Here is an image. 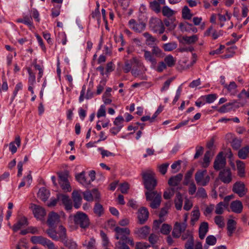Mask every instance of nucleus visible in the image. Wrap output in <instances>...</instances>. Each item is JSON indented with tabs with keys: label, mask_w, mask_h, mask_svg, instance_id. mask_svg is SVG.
<instances>
[{
	"label": "nucleus",
	"mask_w": 249,
	"mask_h": 249,
	"mask_svg": "<svg viewBox=\"0 0 249 249\" xmlns=\"http://www.w3.org/2000/svg\"><path fill=\"white\" fill-rule=\"evenodd\" d=\"M209 225L206 222H203L201 223L199 228V237L203 239L208 231Z\"/></svg>",
	"instance_id": "23"
},
{
	"label": "nucleus",
	"mask_w": 249,
	"mask_h": 249,
	"mask_svg": "<svg viewBox=\"0 0 249 249\" xmlns=\"http://www.w3.org/2000/svg\"><path fill=\"white\" fill-rule=\"evenodd\" d=\"M59 222L60 216L57 213L51 212L49 213L47 223L50 227H53L54 225L58 224Z\"/></svg>",
	"instance_id": "14"
},
{
	"label": "nucleus",
	"mask_w": 249,
	"mask_h": 249,
	"mask_svg": "<svg viewBox=\"0 0 249 249\" xmlns=\"http://www.w3.org/2000/svg\"><path fill=\"white\" fill-rule=\"evenodd\" d=\"M136 60L139 62V64H137V63H132V69L131 71V73L133 75L136 77L140 74V70H138V68L139 69H143L144 68V66L143 63L139 59L136 58Z\"/></svg>",
	"instance_id": "20"
},
{
	"label": "nucleus",
	"mask_w": 249,
	"mask_h": 249,
	"mask_svg": "<svg viewBox=\"0 0 249 249\" xmlns=\"http://www.w3.org/2000/svg\"><path fill=\"white\" fill-rule=\"evenodd\" d=\"M177 47V44L175 42H170L163 45L162 48L165 51L170 52Z\"/></svg>",
	"instance_id": "43"
},
{
	"label": "nucleus",
	"mask_w": 249,
	"mask_h": 249,
	"mask_svg": "<svg viewBox=\"0 0 249 249\" xmlns=\"http://www.w3.org/2000/svg\"><path fill=\"white\" fill-rule=\"evenodd\" d=\"M182 17L187 19H190L192 17V14L190 12V10L187 6H185L182 10Z\"/></svg>",
	"instance_id": "45"
},
{
	"label": "nucleus",
	"mask_w": 249,
	"mask_h": 249,
	"mask_svg": "<svg viewBox=\"0 0 249 249\" xmlns=\"http://www.w3.org/2000/svg\"><path fill=\"white\" fill-rule=\"evenodd\" d=\"M214 222L220 228H223L225 226L224 218L221 216H216L214 217Z\"/></svg>",
	"instance_id": "49"
},
{
	"label": "nucleus",
	"mask_w": 249,
	"mask_h": 249,
	"mask_svg": "<svg viewBox=\"0 0 249 249\" xmlns=\"http://www.w3.org/2000/svg\"><path fill=\"white\" fill-rule=\"evenodd\" d=\"M224 88L231 93V94L235 95L237 92V86L234 82H231L229 85L225 84Z\"/></svg>",
	"instance_id": "33"
},
{
	"label": "nucleus",
	"mask_w": 249,
	"mask_h": 249,
	"mask_svg": "<svg viewBox=\"0 0 249 249\" xmlns=\"http://www.w3.org/2000/svg\"><path fill=\"white\" fill-rule=\"evenodd\" d=\"M194 172V169H191L188 171L185 174V178H184V184L185 185H188L190 182H191V178L192 177L193 174Z\"/></svg>",
	"instance_id": "47"
},
{
	"label": "nucleus",
	"mask_w": 249,
	"mask_h": 249,
	"mask_svg": "<svg viewBox=\"0 0 249 249\" xmlns=\"http://www.w3.org/2000/svg\"><path fill=\"white\" fill-rule=\"evenodd\" d=\"M46 233L53 240L55 241L58 240V237H57V232L54 229L50 227V228L47 229L46 231Z\"/></svg>",
	"instance_id": "38"
},
{
	"label": "nucleus",
	"mask_w": 249,
	"mask_h": 249,
	"mask_svg": "<svg viewBox=\"0 0 249 249\" xmlns=\"http://www.w3.org/2000/svg\"><path fill=\"white\" fill-rule=\"evenodd\" d=\"M73 220L75 224L82 229H86L90 225V221L88 216L83 212H77L74 215Z\"/></svg>",
	"instance_id": "4"
},
{
	"label": "nucleus",
	"mask_w": 249,
	"mask_h": 249,
	"mask_svg": "<svg viewBox=\"0 0 249 249\" xmlns=\"http://www.w3.org/2000/svg\"><path fill=\"white\" fill-rule=\"evenodd\" d=\"M124 122V119L122 116H119L116 118L113 123L117 127H120V128H122L123 125L122 124Z\"/></svg>",
	"instance_id": "55"
},
{
	"label": "nucleus",
	"mask_w": 249,
	"mask_h": 249,
	"mask_svg": "<svg viewBox=\"0 0 249 249\" xmlns=\"http://www.w3.org/2000/svg\"><path fill=\"white\" fill-rule=\"evenodd\" d=\"M116 232V235H121L122 234H129L130 230L127 228H120L119 227H116L114 229Z\"/></svg>",
	"instance_id": "41"
},
{
	"label": "nucleus",
	"mask_w": 249,
	"mask_h": 249,
	"mask_svg": "<svg viewBox=\"0 0 249 249\" xmlns=\"http://www.w3.org/2000/svg\"><path fill=\"white\" fill-rule=\"evenodd\" d=\"M28 223L27 219L25 216L21 217L17 223L13 226V230L16 232L20 229L22 227L28 225Z\"/></svg>",
	"instance_id": "18"
},
{
	"label": "nucleus",
	"mask_w": 249,
	"mask_h": 249,
	"mask_svg": "<svg viewBox=\"0 0 249 249\" xmlns=\"http://www.w3.org/2000/svg\"><path fill=\"white\" fill-rule=\"evenodd\" d=\"M236 222L233 219H229L227 222L228 234L231 236L235 230Z\"/></svg>",
	"instance_id": "34"
},
{
	"label": "nucleus",
	"mask_w": 249,
	"mask_h": 249,
	"mask_svg": "<svg viewBox=\"0 0 249 249\" xmlns=\"http://www.w3.org/2000/svg\"><path fill=\"white\" fill-rule=\"evenodd\" d=\"M151 51L146 50H143V57L144 59L151 64V67H156L157 63L156 57L162 58L164 56V53L162 51L157 45L152 46Z\"/></svg>",
	"instance_id": "1"
},
{
	"label": "nucleus",
	"mask_w": 249,
	"mask_h": 249,
	"mask_svg": "<svg viewBox=\"0 0 249 249\" xmlns=\"http://www.w3.org/2000/svg\"><path fill=\"white\" fill-rule=\"evenodd\" d=\"M142 35L145 38V43L147 46L152 47L156 45V42H158V40L155 37L148 32L144 33Z\"/></svg>",
	"instance_id": "17"
},
{
	"label": "nucleus",
	"mask_w": 249,
	"mask_h": 249,
	"mask_svg": "<svg viewBox=\"0 0 249 249\" xmlns=\"http://www.w3.org/2000/svg\"><path fill=\"white\" fill-rule=\"evenodd\" d=\"M62 189L65 192H71V188L69 181L64 182V183H59Z\"/></svg>",
	"instance_id": "59"
},
{
	"label": "nucleus",
	"mask_w": 249,
	"mask_h": 249,
	"mask_svg": "<svg viewBox=\"0 0 249 249\" xmlns=\"http://www.w3.org/2000/svg\"><path fill=\"white\" fill-rule=\"evenodd\" d=\"M98 150L101 151V154L102 158H104L105 157H114L115 154L113 153L110 152V151L105 150L102 147L98 148Z\"/></svg>",
	"instance_id": "50"
},
{
	"label": "nucleus",
	"mask_w": 249,
	"mask_h": 249,
	"mask_svg": "<svg viewBox=\"0 0 249 249\" xmlns=\"http://www.w3.org/2000/svg\"><path fill=\"white\" fill-rule=\"evenodd\" d=\"M84 198L88 201H92L94 199L93 195L90 191H86L83 193Z\"/></svg>",
	"instance_id": "54"
},
{
	"label": "nucleus",
	"mask_w": 249,
	"mask_h": 249,
	"mask_svg": "<svg viewBox=\"0 0 249 249\" xmlns=\"http://www.w3.org/2000/svg\"><path fill=\"white\" fill-rule=\"evenodd\" d=\"M57 199L61 200L62 203L64 205L65 209L67 210H70L72 208V203L71 200L68 196L59 194L57 195Z\"/></svg>",
	"instance_id": "16"
},
{
	"label": "nucleus",
	"mask_w": 249,
	"mask_h": 249,
	"mask_svg": "<svg viewBox=\"0 0 249 249\" xmlns=\"http://www.w3.org/2000/svg\"><path fill=\"white\" fill-rule=\"evenodd\" d=\"M31 208L35 217L38 219L41 220L46 215L45 210L42 207L38 205L32 204Z\"/></svg>",
	"instance_id": "12"
},
{
	"label": "nucleus",
	"mask_w": 249,
	"mask_h": 249,
	"mask_svg": "<svg viewBox=\"0 0 249 249\" xmlns=\"http://www.w3.org/2000/svg\"><path fill=\"white\" fill-rule=\"evenodd\" d=\"M132 63L139 64V62L136 60V57H133L129 60H127L125 62L124 65L123 67V70L125 73H128L129 71H131L132 67Z\"/></svg>",
	"instance_id": "24"
},
{
	"label": "nucleus",
	"mask_w": 249,
	"mask_h": 249,
	"mask_svg": "<svg viewBox=\"0 0 249 249\" xmlns=\"http://www.w3.org/2000/svg\"><path fill=\"white\" fill-rule=\"evenodd\" d=\"M196 195L197 197L202 198H206L207 197V194L205 189L203 187L198 188Z\"/></svg>",
	"instance_id": "51"
},
{
	"label": "nucleus",
	"mask_w": 249,
	"mask_h": 249,
	"mask_svg": "<svg viewBox=\"0 0 249 249\" xmlns=\"http://www.w3.org/2000/svg\"><path fill=\"white\" fill-rule=\"evenodd\" d=\"M200 216V213L198 209L194 210L192 212V215L191 220L192 221L196 222L197 221Z\"/></svg>",
	"instance_id": "63"
},
{
	"label": "nucleus",
	"mask_w": 249,
	"mask_h": 249,
	"mask_svg": "<svg viewBox=\"0 0 249 249\" xmlns=\"http://www.w3.org/2000/svg\"><path fill=\"white\" fill-rule=\"evenodd\" d=\"M142 176L144 187L147 191H154V190L157 185L154 173L152 171L148 170L142 171Z\"/></svg>",
	"instance_id": "2"
},
{
	"label": "nucleus",
	"mask_w": 249,
	"mask_h": 249,
	"mask_svg": "<svg viewBox=\"0 0 249 249\" xmlns=\"http://www.w3.org/2000/svg\"><path fill=\"white\" fill-rule=\"evenodd\" d=\"M64 246L69 249H79L75 242L71 239H68L63 243Z\"/></svg>",
	"instance_id": "36"
},
{
	"label": "nucleus",
	"mask_w": 249,
	"mask_h": 249,
	"mask_svg": "<svg viewBox=\"0 0 249 249\" xmlns=\"http://www.w3.org/2000/svg\"><path fill=\"white\" fill-rule=\"evenodd\" d=\"M195 180L198 185L205 186L210 181V177L207 174L206 170L197 171L195 175Z\"/></svg>",
	"instance_id": "5"
},
{
	"label": "nucleus",
	"mask_w": 249,
	"mask_h": 249,
	"mask_svg": "<svg viewBox=\"0 0 249 249\" xmlns=\"http://www.w3.org/2000/svg\"><path fill=\"white\" fill-rule=\"evenodd\" d=\"M183 203L182 196L180 193H178L176 194V198L175 199V204L176 208L178 210L181 209Z\"/></svg>",
	"instance_id": "35"
},
{
	"label": "nucleus",
	"mask_w": 249,
	"mask_h": 249,
	"mask_svg": "<svg viewBox=\"0 0 249 249\" xmlns=\"http://www.w3.org/2000/svg\"><path fill=\"white\" fill-rule=\"evenodd\" d=\"M20 138L19 136L16 137L14 142H12L9 143V150L11 153L13 154L15 153L17 151V148L15 146V144H17L18 147H19L20 145Z\"/></svg>",
	"instance_id": "28"
},
{
	"label": "nucleus",
	"mask_w": 249,
	"mask_h": 249,
	"mask_svg": "<svg viewBox=\"0 0 249 249\" xmlns=\"http://www.w3.org/2000/svg\"><path fill=\"white\" fill-rule=\"evenodd\" d=\"M216 238L213 235H209L206 239V243L208 245L213 246L216 243Z\"/></svg>",
	"instance_id": "52"
},
{
	"label": "nucleus",
	"mask_w": 249,
	"mask_h": 249,
	"mask_svg": "<svg viewBox=\"0 0 249 249\" xmlns=\"http://www.w3.org/2000/svg\"><path fill=\"white\" fill-rule=\"evenodd\" d=\"M220 180L224 183L228 184L232 180V175L230 168L224 169L221 171L218 176Z\"/></svg>",
	"instance_id": "8"
},
{
	"label": "nucleus",
	"mask_w": 249,
	"mask_h": 249,
	"mask_svg": "<svg viewBox=\"0 0 249 249\" xmlns=\"http://www.w3.org/2000/svg\"><path fill=\"white\" fill-rule=\"evenodd\" d=\"M162 13L164 16L170 18L175 14V12L168 6H164L162 8Z\"/></svg>",
	"instance_id": "44"
},
{
	"label": "nucleus",
	"mask_w": 249,
	"mask_h": 249,
	"mask_svg": "<svg viewBox=\"0 0 249 249\" xmlns=\"http://www.w3.org/2000/svg\"><path fill=\"white\" fill-rule=\"evenodd\" d=\"M129 28L136 33H141L143 31L146 27V24L143 21H137L134 19H131L128 21Z\"/></svg>",
	"instance_id": "6"
},
{
	"label": "nucleus",
	"mask_w": 249,
	"mask_h": 249,
	"mask_svg": "<svg viewBox=\"0 0 249 249\" xmlns=\"http://www.w3.org/2000/svg\"><path fill=\"white\" fill-rule=\"evenodd\" d=\"M171 230V226L167 224H163L160 229V232L163 234H168L170 233Z\"/></svg>",
	"instance_id": "53"
},
{
	"label": "nucleus",
	"mask_w": 249,
	"mask_h": 249,
	"mask_svg": "<svg viewBox=\"0 0 249 249\" xmlns=\"http://www.w3.org/2000/svg\"><path fill=\"white\" fill-rule=\"evenodd\" d=\"M95 243V240L93 238H90L89 241H85L83 245L87 247V249H93Z\"/></svg>",
	"instance_id": "58"
},
{
	"label": "nucleus",
	"mask_w": 249,
	"mask_h": 249,
	"mask_svg": "<svg viewBox=\"0 0 249 249\" xmlns=\"http://www.w3.org/2000/svg\"><path fill=\"white\" fill-rule=\"evenodd\" d=\"M135 233L141 238H145L150 232V228L145 226L140 228H137L135 230Z\"/></svg>",
	"instance_id": "19"
},
{
	"label": "nucleus",
	"mask_w": 249,
	"mask_h": 249,
	"mask_svg": "<svg viewBox=\"0 0 249 249\" xmlns=\"http://www.w3.org/2000/svg\"><path fill=\"white\" fill-rule=\"evenodd\" d=\"M213 153L212 150H208L205 153L204 158H203V162L202 163V166L203 167H207L208 166L210 162V158L213 156Z\"/></svg>",
	"instance_id": "32"
},
{
	"label": "nucleus",
	"mask_w": 249,
	"mask_h": 249,
	"mask_svg": "<svg viewBox=\"0 0 249 249\" xmlns=\"http://www.w3.org/2000/svg\"><path fill=\"white\" fill-rule=\"evenodd\" d=\"M183 40L186 43L188 44H191L195 43L198 40V36L197 35H195L192 36H184L182 37Z\"/></svg>",
	"instance_id": "40"
},
{
	"label": "nucleus",
	"mask_w": 249,
	"mask_h": 249,
	"mask_svg": "<svg viewBox=\"0 0 249 249\" xmlns=\"http://www.w3.org/2000/svg\"><path fill=\"white\" fill-rule=\"evenodd\" d=\"M224 204L223 202H220L218 203L216 207L215 210V213L217 214H221L224 212Z\"/></svg>",
	"instance_id": "57"
},
{
	"label": "nucleus",
	"mask_w": 249,
	"mask_h": 249,
	"mask_svg": "<svg viewBox=\"0 0 249 249\" xmlns=\"http://www.w3.org/2000/svg\"><path fill=\"white\" fill-rule=\"evenodd\" d=\"M214 208V205L213 204H210L208 206H207L204 211V214L207 216L209 215H210L212 212L213 211Z\"/></svg>",
	"instance_id": "62"
},
{
	"label": "nucleus",
	"mask_w": 249,
	"mask_h": 249,
	"mask_svg": "<svg viewBox=\"0 0 249 249\" xmlns=\"http://www.w3.org/2000/svg\"><path fill=\"white\" fill-rule=\"evenodd\" d=\"M176 59L171 55L166 56L164 59V62L168 67H173L176 63Z\"/></svg>",
	"instance_id": "39"
},
{
	"label": "nucleus",
	"mask_w": 249,
	"mask_h": 249,
	"mask_svg": "<svg viewBox=\"0 0 249 249\" xmlns=\"http://www.w3.org/2000/svg\"><path fill=\"white\" fill-rule=\"evenodd\" d=\"M186 227L187 224L185 222H176L172 231V235L175 238H179L181 233L185 231Z\"/></svg>",
	"instance_id": "9"
},
{
	"label": "nucleus",
	"mask_w": 249,
	"mask_h": 249,
	"mask_svg": "<svg viewBox=\"0 0 249 249\" xmlns=\"http://www.w3.org/2000/svg\"><path fill=\"white\" fill-rule=\"evenodd\" d=\"M57 234L58 240H60L62 243L68 239L66 235V229L62 225L59 227V231Z\"/></svg>",
	"instance_id": "31"
},
{
	"label": "nucleus",
	"mask_w": 249,
	"mask_h": 249,
	"mask_svg": "<svg viewBox=\"0 0 249 249\" xmlns=\"http://www.w3.org/2000/svg\"><path fill=\"white\" fill-rule=\"evenodd\" d=\"M182 177L183 175L181 174H178L175 176H173L169 178L168 183L171 186H177L179 184L182 179Z\"/></svg>",
	"instance_id": "25"
},
{
	"label": "nucleus",
	"mask_w": 249,
	"mask_h": 249,
	"mask_svg": "<svg viewBox=\"0 0 249 249\" xmlns=\"http://www.w3.org/2000/svg\"><path fill=\"white\" fill-rule=\"evenodd\" d=\"M181 239L183 240H194L192 232L189 231H187L181 236Z\"/></svg>",
	"instance_id": "60"
},
{
	"label": "nucleus",
	"mask_w": 249,
	"mask_h": 249,
	"mask_svg": "<svg viewBox=\"0 0 249 249\" xmlns=\"http://www.w3.org/2000/svg\"><path fill=\"white\" fill-rule=\"evenodd\" d=\"M231 211L235 213H240L243 210V205L239 200L232 201L230 205Z\"/></svg>",
	"instance_id": "21"
},
{
	"label": "nucleus",
	"mask_w": 249,
	"mask_h": 249,
	"mask_svg": "<svg viewBox=\"0 0 249 249\" xmlns=\"http://www.w3.org/2000/svg\"><path fill=\"white\" fill-rule=\"evenodd\" d=\"M226 164V160L223 152H220L216 156L214 163L213 168L215 170L223 169Z\"/></svg>",
	"instance_id": "7"
},
{
	"label": "nucleus",
	"mask_w": 249,
	"mask_h": 249,
	"mask_svg": "<svg viewBox=\"0 0 249 249\" xmlns=\"http://www.w3.org/2000/svg\"><path fill=\"white\" fill-rule=\"evenodd\" d=\"M76 180L82 185L87 186L90 184V181L85 176V172L83 171L75 176Z\"/></svg>",
	"instance_id": "22"
},
{
	"label": "nucleus",
	"mask_w": 249,
	"mask_h": 249,
	"mask_svg": "<svg viewBox=\"0 0 249 249\" xmlns=\"http://www.w3.org/2000/svg\"><path fill=\"white\" fill-rule=\"evenodd\" d=\"M149 212L145 207H142L138 211V218L141 224H144L148 219Z\"/></svg>",
	"instance_id": "13"
},
{
	"label": "nucleus",
	"mask_w": 249,
	"mask_h": 249,
	"mask_svg": "<svg viewBox=\"0 0 249 249\" xmlns=\"http://www.w3.org/2000/svg\"><path fill=\"white\" fill-rule=\"evenodd\" d=\"M238 157L242 160L246 159L249 157V145H247L240 149L238 152Z\"/></svg>",
	"instance_id": "30"
},
{
	"label": "nucleus",
	"mask_w": 249,
	"mask_h": 249,
	"mask_svg": "<svg viewBox=\"0 0 249 249\" xmlns=\"http://www.w3.org/2000/svg\"><path fill=\"white\" fill-rule=\"evenodd\" d=\"M38 197L43 201H46L50 196V192L45 188H41L38 192Z\"/></svg>",
	"instance_id": "29"
},
{
	"label": "nucleus",
	"mask_w": 249,
	"mask_h": 249,
	"mask_svg": "<svg viewBox=\"0 0 249 249\" xmlns=\"http://www.w3.org/2000/svg\"><path fill=\"white\" fill-rule=\"evenodd\" d=\"M93 211L98 216H101L104 213L103 206L99 203H96L94 207Z\"/></svg>",
	"instance_id": "42"
},
{
	"label": "nucleus",
	"mask_w": 249,
	"mask_h": 249,
	"mask_svg": "<svg viewBox=\"0 0 249 249\" xmlns=\"http://www.w3.org/2000/svg\"><path fill=\"white\" fill-rule=\"evenodd\" d=\"M160 3V2L156 0H154L150 2L149 7L155 13H159L161 11Z\"/></svg>",
	"instance_id": "37"
},
{
	"label": "nucleus",
	"mask_w": 249,
	"mask_h": 249,
	"mask_svg": "<svg viewBox=\"0 0 249 249\" xmlns=\"http://www.w3.org/2000/svg\"><path fill=\"white\" fill-rule=\"evenodd\" d=\"M81 192L79 190H74L72 193V198L74 202V207L78 209L81 205L82 197Z\"/></svg>",
	"instance_id": "15"
},
{
	"label": "nucleus",
	"mask_w": 249,
	"mask_h": 249,
	"mask_svg": "<svg viewBox=\"0 0 249 249\" xmlns=\"http://www.w3.org/2000/svg\"><path fill=\"white\" fill-rule=\"evenodd\" d=\"M196 190V187L193 181L192 180L191 182L189 183V188H188V192L189 194L191 195H193L195 194Z\"/></svg>",
	"instance_id": "61"
},
{
	"label": "nucleus",
	"mask_w": 249,
	"mask_h": 249,
	"mask_svg": "<svg viewBox=\"0 0 249 249\" xmlns=\"http://www.w3.org/2000/svg\"><path fill=\"white\" fill-rule=\"evenodd\" d=\"M146 199L147 201H150V206L152 209H157L160 205L161 200V193H158L157 191H146L145 193Z\"/></svg>",
	"instance_id": "3"
},
{
	"label": "nucleus",
	"mask_w": 249,
	"mask_h": 249,
	"mask_svg": "<svg viewBox=\"0 0 249 249\" xmlns=\"http://www.w3.org/2000/svg\"><path fill=\"white\" fill-rule=\"evenodd\" d=\"M175 189L170 188L165 191L163 193V197L165 199H169L171 198L174 195Z\"/></svg>",
	"instance_id": "48"
},
{
	"label": "nucleus",
	"mask_w": 249,
	"mask_h": 249,
	"mask_svg": "<svg viewBox=\"0 0 249 249\" xmlns=\"http://www.w3.org/2000/svg\"><path fill=\"white\" fill-rule=\"evenodd\" d=\"M151 27L153 28L155 32L160 34H162L165 30L164 25L162 21L159 19H154L151 22Z\"/></svg>",
	"instance_id": "11"
},
{
	"label": "nucleus",
	"mask_w": 249,
	"mask_h": 249,
	"mask_svg": "<svg viewBox=\"0 0 249 249\" xmlns=\"http://www.w3.org/2000/svg\"><path fill=\"white\" fill-rule=\"evenodd\" d=\"M27 71L29 74L28 84L29 85H34L36 82L35 74L30 68H27Z\"/></svg>",
	"instance_id": "46"
},
{
	"label": "nucleus",
	"mask_w": 249,
	"mask_h": 249,
	"mask_svg": "<svg viewBox=\"0 0 249 249\" xmlns=\"http://www.w3.org/2000/svg\"><path fill=\"white\" fill-rule=\"evenodd\" d=\"M48 240V239L42 236H34L31 238V241L33 243L35 244H39L44 246H45Z\"/></svg>",
	"instance_id": "27"
},
{
	"label": "nucleus",
	"mask_w": 249,
	"mask_h": 249,
	"mask_svg": "<svg viewBox=\"0 0 249 249\" xmlns=\"http://www.w3.org/2000/svg\"><path fill=\"white\" fill-rule=\"evenodd\" d=\"M116 249H130L129 247L125 243L118 241L116 244Z\"/></svg>",
	"instance_id": "64"
},
{
	"label": "nucleus",
	"mask_w": 249,
	"mask_h": 249,
	"mask_svg": "<svg viewBox=\"0 0 249 249\" xmlns=\"http://www.w3.org/2000/svg\"><path fill=\"white\" fill-rule=\"evenodd\" d=\"M232 191L240 197H243L247 192L244 184L241 182H236L233 186Z\"/></svg>",
	"instance_id": "10"
},
{
	"label": "nucleus",
	"mask_w": 249,
	"mask_h": 249,
	"mask_svg": "<svg viewBox=\"0 0 249 249\" xmlns=\"http://www.w3.org/2000/svg\"><path fill=\"white\" fill-rule=\"evenodd\" d=\"M236 164L237 166V169L238 172V175L240 177H243L245 176V163L240 160H237L236 161Z\"/></svg>",
	"instance_id": "26"
},
{
	"label": "nucleus",
	"mask_w": 249,
	"mask_h": 249,
	"mask_svg": "<svg viewBox=\"0 0 249 249\" xmlns=\"http://www.w3.org/2000/svg\"><path fill=\"white\" fill-rule=\"evenodd\" d=\"M169 165L168 163H164L158 166L159 172L162 175H165L167 172V168Z\"/></svg>",
	"instance_id": "56"
}]
</instances>
